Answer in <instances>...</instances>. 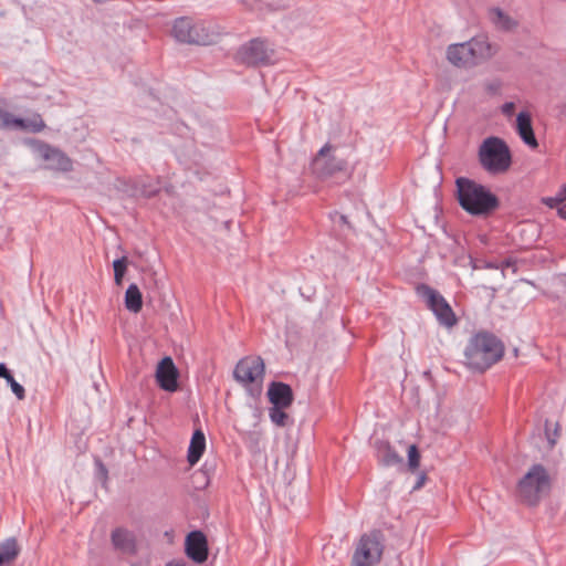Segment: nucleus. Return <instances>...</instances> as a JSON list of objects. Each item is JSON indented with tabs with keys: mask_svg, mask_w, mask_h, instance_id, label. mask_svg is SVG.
<instances>
[{
	"mask_svg": "<svg viewBox=\"0 0 566 566\" xmlns=\"http://www.w3.org/2000/svg\"><path fill=\"white\" fill-rule=\"evenodd\" d=\"M20 547L15 538L10 537L0 543V566L12 563L19 555Z\"/></svg>",
	"mask_w": 566,
	"mask_h": 566,
	"instance_id": "23",
	"label": "nucleus"
},
{
	"mask_svg": "<svg viewBox=\"0 0 566 566\" xmlns=\"http://www.w3.org/2000/svg\"><path fill=\"white\" fill-rule=\"evenodd\" d=\"M416 291L426 301L427 306L433 312L441 325L452 327L457 324V317L451 306L438 291L426 284L418 285Z\"/></svg>",
	"mask_w": 566,
	"mask_h": 566,
	"instance_id": "7",
	"label": "nucleus"
},
{
	"mask_svg": "<svg viewBox=\"0 0 566 566\" xmlns=\"http://www.w3.org/2000/svg\"><path fill=\"white\" fill-rule=\"evenodd\" d=\"M111 542L115 551L125 555H135L137 552L135 534L125 528L116 527L112 531Z\"/></svg>",
	"mask_w": 566,
	"mask_h": 566,
	"instance_id": "16",
	"label": "nucleus"
},
{
	"mask_svg": "<svg viewBox=\"0 0 566 566\" xmlns=\"http://www.w3.org/2000/svg\"><path fill=\"white\" fill-rule=\"evenodd\" d=\"M127 258L126 256H122L119 259H116L114 262H113V268H114V281H115V284L116 285H122L123 283V277L126 273V270H127Z\"/></svg>",
	"mask_w": 566,
	"mask_h": 566,
	"instance_id": "29",
	"label": "nucleus"
},
{
	"mask_svg": "<svg viewBox=\"0 0 566 566\" xmlns=\"http://www.w3.org/2000/svg\"><path fill=\"white\" fill-rule=\"evenodd\" d=\"M233 375L243 386L255 385L260 391L264 377V361L261 357H244L237 364Z\"/></svg>",
	"mask_w": 566,
	"mask_h": 566,
	"instance_id": "8",
	"label": "nucleus"
},
{
	"mask_svg": "<svg viewBox=\"0 0 566 566\" xmlns=\"http://www.w3.org/2000/svg\"><path fill=\"white\" fill-rule=\"evenodd\" d=\"M206 449V437L203 432L198 429L193 432L190 444L188 448L187 460L190 465H195L202 457Z\"/></svg>",
	"mask_w": 566,
	"mask_h": 566,
	"instance_id": "21",
	"label": "nucleus"
},
{
	"mask_svg": "<svg viewBox=\"0 0 566 566\" xmlns=\"http://www.w3.org/2000/svg\"><path fill=\"white\" fill-rule=\"evenodd\" d=\"M460 206L473 216L489 214L499 207V199L483 185L461 177L457 179Z\"/></svg>",
	"mask_w": 566,
	"mask_h": 566,
	"instance_id": "2",
	"label": "nucleus"
},
{
	"mask_svg": "<svg viewBox=\"0 0 566 566\" xmlns=\"http://www.w3.org/2000/svg\"><path fill=\"white\" fill-rule=\"evenodd\" d=\"M286 407L272 406L269 410L270 419L279 427H285L289 421V415L284 411Z\"/></svg>",
	"mask_w": 566,
	"mask_h": 566,
	"instance_id": "27",
	"label": "nucleus"
},
{
	"mask_svg": "<svg viewBox=\"0 0 566 566\" xmlns=\"http://www.w3.org/2000/svg\"><path fill=\"white\" fill-rule=\"evenodd\" d=\"M516 123L517 132L522 140L533 148L537 147L538 144L533 132L531 115L526 112L518 113Z\"/></svg>",
	"mask_w": 566,
	"mask_h": 566,
	"instance_id": "20",
	"label": "nucleus"
},
{
	"mask_svg": "<svg viewBox=\"0 0 566 566\" xmlns=\"http://www.w3.org/2000/svg\"><path fill=\"white\" fill-rule=\"evenodd\" d=\"M0 378H4L7 380L12 392L18 399L22 400L25 397V390L23 386L15 381L14 377L3 363H0Z\"/></svg>",
	"mask_w": 566,
	"mask_h": 566,
	"instance_id": "26",
	"label": "nucleus"
},
{
	"mask_svg": "<svg viewBox=\"0 0 566 566\" xmlns=\"http://www.w3.org/2000/svg\"><path fill=\"white\" fill-rule=\"evenodd\" d=\"M513 106H514V104H513V103H506V104L504 105L503 109H504V112H509L510 109H512V108H513Z\"/></svg>",
	"mask_w": 566,
	"mask_h": 566,
	"instance_id": "35",
	"label": "nucleus"
},
{
	"mask_svg": "<svg viewBox=\"0 0 566 566\" xmlns=\"http://www.w3.org/2000/svg\"><path fill=\"white\" fill-rule=\"evenodd\" d=\"M545 436L547 439L548 448L553 449L557 442L559 437V426L558 423L554 424V429H551V422H545Z\"/></svg>",
	"mask_w": 566,
	"mask_h": 566,
	"instance_id": "30",
	"label": "nucleus"
},
{
	"mask_svg": "<svg viewBox=\"0 0 566 566\" xmlns=\"http://www.w3.org/2000/svg\"><path fill=\"white\" fill-rule=\"evenodd\" d=\"M446 60L459 70H470L463 42L449 44L446 49Z\"/></svg>",
	"mask_w": 566,
	"mask_h": 566,
	"instance_id": "19",
	"label": "nucleus"
},
{
	"mask_svg": "<svg viewBox=\"0 0 566 566\" xmlns=\"http://www.w3.org/2000/svg\"><path fill=\"white\" fill-rule=\"evenodd\" d=\"M125 306L132 313L140 312L143 307V296L136 284H130L125 292Z\"/></svg>",
	"mask_w": 566,
	"mask_h": 566,
	"instance_id": "24",
	"label": "nucleus"
},
{
	"mask_svg": "<svg viewBox=\"0 0 566 566\" xmlns=\"http://www.w3.org/2000/svg\"><path fill=\"white\" fill-rule=\"evenodd\" d=\"M268 396L273 406L290 407L293 402L292 388L284 382L273 381L269 387Z\"/></svg>",
	"mask_w": 566,
	"mask_h": 566,
	"instance_id": "17",
	"label": "nucleus"
},
{
	"mask_svg": "<svg viewBox=\"0 0 566 566\" xmlns=\"http://www.w3.org/2000/svg\"><path fill=\"white\" fill-rule=\"evenodd\" d=\"M565 201H566V182L559 188V190L556 192L555 196L544 197L542 199V202L552 209L558 208Z\"/></svg>",
	"mask_w": 566,
	"mask_h": 566,
	"instance_id": "28",
	"label": "nucleus"
},
{
	"mask_svg": "<svg viewBox=\"0 0 566 566\" xmlns=\"http://www.w3.org/2000/svg\"><path fill=\"white\" fill-rule=\"evenodd\" d=\"M178 369L170 357H165L158 364L156 379L159 387L166 391L174 392L178 388Z\"/></svg>",
	"mask_w": 566,
	"mask_h": 566,
	"instance_id": "14",
	"label": "nucleus"
},
{
	"mask_svg": "<svg viewBox=\"0 0 566 566\" xmlns=\"http://www.w3.org/2000/svg\"><path fill=\"white\" fill-rule=\"evenodd\" d=\"M503 354V344L494 335L476 333L464 349V365L472 370L484 371L497 363Z\"/></svg>",
	"mask_w": 566,
	"mask_h": 566,
	"instance_id": "1",
	"label": "nucleus"
},
{
	"mask_svg": "<svg viewBox=\"0 0 566 566\" xmlns=\"http://www.w3.org/2000/svg\"><path fill=\"white\" fill-rule=\"evenodd\" d=\"M492 24L500 31H512L517 27V21L500 8H492L489 11Z\"/></svg>",
	"mask_w": 566,
	"mask_h": 566,
	"instance_id": "22",
	"label": "nucleus"
},
{
	"mask_svg": "<svg viewBox=\"0 0 566 566\" xmlns=\"http://www.w3.org/2000/svg\"><path fill=\"white\" fill-rule=\"evenodd\" d=\"M186 554L196 563H203L208 558V543L201 531H192L186 537Z\"/></svg>",
	"mask_w": 566,
	"mask_h": 566,
	"instance_id": "15",
	"label": "nucleus"
},
{
	"mask_svg": "<svg viewBox=\"0 0 566 566\" xmlns=\"http://www.w3.org/2000/svg\"><path fill=\"white\" fill-rule=\"evenodd\" d=\"M420 463V454L418 448L415 444L409 446L408 448V465L411 471H415L419 468Z\"/></svg>",
	"mask_w": 566,
	"mask_h": 566,
	"instance_id": "31",
	"label": "nucleus"
},
{
	"mask_svg": "<svg viewBox=\"0 0 566 566\" xmlns=\"http://www.w3.org/2000/svg\"><path fill=\"white\" fill-rule=\"evenodd\" d=\"M549 488L551 478L547 470L542 464H534L520 480L517 492L524 502L535 505Z\"/></svg>",
	"mask_w": 566,
	"mask_h": 566,
	"instance_id": "5",
	"label": "nucleus"
},
{
	"mask_svg": "<svg viewBox=\"0 0 566 566\" xmlns=\"http://www.w3.org/2000/svg\"><path fill=\"white\" fill-rule=\"evenodd\" d=\"M499 87H500L499 83H495V82H494V83H488V84H485V88H486L489 92H491V93L496 92V91L499 90Z\"/></svg>",
	"mask_w": 566,
	"mask_h": 566,
	"instance_id": "33",
	"label": "nucleus"
},
{
	"mask_svg": "<svg viewBox=\"0 0 566 566\" xmlns=\"http://www.w3.org/2000/svg\"><path fill=\"white\" fill-rule=\"evenodd\" d=\"M252 11L279 10L286 6V0H240Z\"/></svg>",
	"mask_w": 566,
	"mask_h": 566,
	"instance_id": "25",
	"label": "nucleus"
},
{
	"mask_svg": "<svg viewBox=\"0 0 566 566\" xmlns=\"http://www.w3.org/2000/svg\"><path fill=\"white\" fill-rule=\"evenodd\" d=\"M171 32L178 42L198 45L212 44L219 36L212 23L193 21L187 17L176 19Z\"/></svg>",
	"mask_w": 566,
	"mask_h": 566,
	"instance_id": "4",
	"label": "nucleus"
},
{
	"mask_svg": "<svg viewBox=\"0 0 566 566\" xmlns=\"http://www.w3.org/2000/svg\"><path fill=\"white\" fill-rule=\"evenodd\" d=\"M39 153L42 160L46 163V169L62 172H69L73 169L72 159L59 148H55L48 144H42L39 147Z\"/></svg>",
	"mask_w": 566,
	"mask_h": 566,
	"instance_id": "13",
	"label": "nucleus"
},
{
	"mask_svg": "<svg viewBox=\"0 0 566 566\" xmlns=\"http://www.w3.org/2000/svg\"><path fill=\"white\" fill-rule=\"evenodd\" d=\"M479 163L491 175L503 174L512 164V155L506 143L496 136L485 138L478 150Z\"/></svg>",
	"mask_w": 566,
	"mask_h": 566,
	"instance_id": "3",
	"label": "nucleus"
},
{
	"mask_svg": "<svg viewBox=\"0 0 566 566\" xmlns=\"http://www.w3.org/2000/svg\"><path fill=\"white\" fill-rule=\"evenodd\" d=\"M339 220H340V222H343V223H347V218H346V216H343V214H342V216H339Z\"/></svg>",
	"mask_w": 566,
	"mask_h": 566,
	"instance_id": "37",
	"label": "nucleus"
},
{
	"mask_svg": "<svg viewBox=\"0 0 566 566\" xmlns=\"http://www.w3.org/2000/svg\"><path fill=\"white\" fill-rule=\"evenodd\" d=\"M331 145H324L313 161L314 170L321 177H329L338 171H343L347 167V161L343 158L335 156H328Z\"/></svg>",
	"mask_w": 566,
	"mask_h": 566,
	"instance_id": "12",
	"label": "nucleus"
},
{
	"mask_svg": "<svg viewBox=\"0 0 566 566\" xmlns=\"http://www.w3.org/2000/svg\"><path fill=\"white\" fill-rule=\"evenodd\" d=\"M384 549V535L380 531L365 533L355 546L350 566H376L381 560Z\"/></svg>",
	"mask_w": 566,
	"mask_h": 566,
	"instance_id": "6",
	"label": "nucleus"
},
{
	"mask_svg": "<svg viewBox=\"0 0 566 566\" xmlns=\"http://www.w3.org/2000/svg\"><path fill=\"white\" fill-rule=\"evenodd\" d=\"M424 479H426V476L421 475L420 479L418 480L415 489H419L420 486H422Z\"/></svg>",
	"mask_w": 566,
	"mask_h": 566,
	"instance_id": "34",
	"label": "nucleus"
},
{
	"mask_svg": "<svg viewBox=\"0 0 566 566\" xmlns=\"http://www.w3.org/2000/svg\"><path fill=\"white\" fill-rule=\"evenodd\" d=\"M274 49L264 40L253 39L239 50L240 60L247 65H266L272 63Z\"/></svg>",
	"mask_w": 566,
	"mask_h": 566,
	"instance_id": "9",
	"label": "nucleus"
},
{
	"mask_svg": "<svg viewBox=\"0 0 566 566\" xmlns=\"http://www.w3.org/2000/svg\"><path fill=\"white\" fill-rule=\"evenodd\" d=\"M158 190H159V188L158 189H154V190H149V191H145V193L150 197V196L155 195Z\"/></svg>",
	"mask_w": 566,
	"mask_h": 566,
	"instance_id": "36",
	"label": "nucleus"
},
{
	"mask_svg": "<svg viewBox=\"0 0 566 566\" xmlns=\"http://www.w3.org/2000/svg\"><path fill=\"white\" fill-rule=\"evenodd\" d=\"M557 209V213L558 216L562 218V219H565L566 220V201L560 205Z\"/></svg>",
	"mask_w": 566,
	"mask_h": 566,
	"instance_id": "32",
	"label": "nucleus"
},
{
	"mask_svg": "<svg viewBox=\"0 0 566 566\" xmlns=\"http://www.w3.org/2000/svg\"><path fill=\"white\" fill-rule=\"evenodd\" d=\"M376 457L379 463L384 467H395L403 462L397 451L390 446L389 442L379 440L375 444Z\"/></svg>",
	"mask_w": 566,
	"mask_h": 566,
	"instance_id": "18",
	"label": "nucleus"
},
{
	"mask_svg": "<svg viewBox=\"0 0 566 566\" xmlns=\"http://www.w3.org/2000/svg\"><path fill=\"white\" fill-rule=\"evenodd\" d=\"M470 70L488 62L497 52L496 46L485 35H475L463 42Z\"/></svg>",
	"mask_w": 566,
	"mask_h": 566,
	"instance_id": "10",
	"label": "nucleus"
},
{
	"mask_svg": "<svg viewBox=\"0 0 566 566\" xmlns=\"http://www.w3.org/2000/svg\"><path fill=\"white\" fill-rule=\"evenodd\" d=\"M45 128L40 114H33L30 118L14 117L11 113L0 107V129H21L40 133Z\"/></svg>",
	"mask_w": 566,
	"mask_h": 566,
	"instance_id": "11",
	"label": "nucleus"
}]
</instances>
